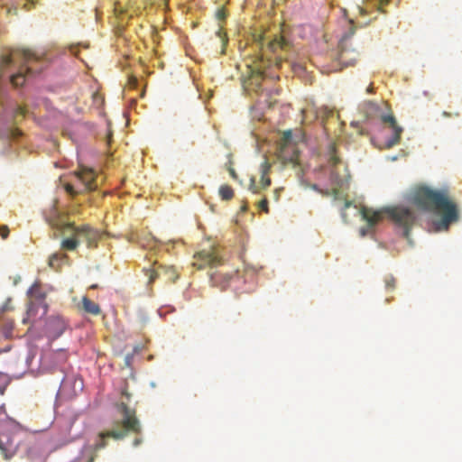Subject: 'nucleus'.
<instances>
[{
	"label": "nucleus",
	"instance_id": "nucleus-1",
	"mask_svg": "<svg viewBox=\"0 0 462 462\" xmlns=\"http://www.w3.org/2000/svg\"><path fill=\"white\" fill-rule=\"evenodd\" d=\"M44 64L43 56L32 50H12L0 56V79L6 75L14 87H21L27 77L40 73Z\"/></svg>",
	"mask_w": 462,
	"mask_h": 462
},
{
	"label": "nucleus",
	"instance_id": "nucleus-2",
	"mask_svg": "<svg viewBox=\"0 0 462 462\" xmlns=\"http://www.w3.org/2000/svg\"><path fill=\"white\" fill-rule=\"evenodd\" d=\"M254 49L255 54L254 56L253 75L248 82L246 88L259 92L262 90V80L267 76L266 69L272 66L280 67L282 60L279 56L272 59L271 54L277 53L279 50L285 51L289 48L290 43L282 36H276L274 39L270 40L263 35L254 36Z\"/></svg>",
	"mask_w": 462,
	"mask_h": 462
},
{
	"label": "nucleus",
	"instance_id": "nucleus-3",
	"mask_svg": "<svg viewBox=\"0 0 462 462\" xmlns=\"http://www.w3.org/2000/svg\"><path fill=\"white\" fill-rule=\"evenodd\" d=\"M410 201L422 210L442 213L441 224L445 228L458 220L457 205L449 199L448 189L435 190L419 186L411 190Z\"/></svg>",
	"mask_w": 462,
	"mask_h": 462
},
{
	"label": "nucleus",
	"instance_id": "nucleus-4",
	"mask_svg": "<svg viewBox=\"0 0 462 462\" xmlns=\"http://www.w3.org/2000/svg\"><path fill=\"white\" fill-rule=\"evenodd\" d=\"M383 213L388 215L395 228L401 231L407 240H410V232L416 223L417 217L411 209L402 206L385 208L381 210H374L370 208L362 207L360 214L362 218L367 222L368 228H361V236H365L368 229L373 228L381 221Z\"/></svg>",
	"mask_w": 462,
	"mask_h": 462
},
{
	"label": "nucleus",
	"instance_id": "nucleus-5",
	"mask_svg": "<svg viewBox=\"0 0 462 462\" xmlns=\"http://www.w3.org/2000/svg\"><path fill=\"white\" fill-rule=\"evenodd\" d=\"M117 412L120 418L113 422L111 430L100 432L98 439L95 443V449L98 450L106 447V439L113 438L114 439H123L129 432L139 434L142 427L136 417L135 410L129 408L125 402L116 404Z\"/></svg>",
	"mask_w": 462,
	"mask_h": 462
},
{
	"label": "nucleus",
	"instance_id": "nucleus-6",
	"mask_svg": "<svg viewBox=\"0 0 462 462\" xmlns=\"http://www.w3.org/2000/svg\"><path fill=\"white\" fill-rule=\"evenodd\" d=\"M361 109L365 116L368 119H380L383 124L388 125V126L393 131V135L390 139H388L385 143L386 148H392L394 145L398 144L401 140V135L402 134V127L398 125L395 117L393 114L385 115L383 113V107L372 101H365L362 104Z\"/></svg>",
	"mask_w": 462,
	"mask_h": 462
},
{
	"label": "nucleus",
	"instance_id": "nucleus-7",
	"mask_svg": "<svg viewBox=\"0 0 462 462\" xmlns=\"http://www.w3.org/2000/svg\"><path fill=\"white\" fill-rule=\"evenodd\" d=\"M17 431L18 425L7 418L5 409L0 406V450L5 459L11 458L16 452L14 435Z\"/></svg>",
	"mask_w": 462,
	"mask_h": 462
},
{
	"label": "nucleus",
	"instance_id": "nucleus-8",
	"mask_svg": "<svg viewBox=\"0 0 462 462\" xmlns=\"http://www.w3.org/2000/svg\"><path fill=\"white\" fill-rule=\"evenodd\" d=\"M279 157L284 162L296 163L299 157V152L292 143V133L287 130L283 133L279 143Z\"/></svg>",
	"mask_w": 462,
	"mask_h": 462
},
{
	"label": "nucleus",
	"instance_id": "nucleus-9",
	"mask_svg": "<svg viewBox=\"0 0 462 462\" xmlns=\"http://www.w3.org/2000/svg\"><path fill=\"white\" fill-rule=\"evenodd\" d=\"M66 229H72L73 236L79 240L83 239L87 243L88 247L96 245L99 239L98 231L88 225L76 226L74 223H66Z\"/></svg>",
	"mask_w": 462,
	"mask_h": 462
},
{
	"label": "nucleus",
	"instance_id": "nucleus-10",
	"mask_svg": "<svg viewBox=\"0 0 462 462\" xmlns=\"http://www.w3.org/2000/svg\"><path fill=\"white\" fill-rule=\"evenodd\" d=\"M339 163V159L333 154L329 159V165L333 167L330 172V181H332L337 187L333 188L331 190H323L318 188L316 184L312 185V189L319 191L323 196L328 197L332 196L334 200H337L340 199V193L338 188L342 186V180L338 178L336 168Z\"/></svg>",
	"mask_w": 462,
	"mask_h": 462
},
{
	"label": "nucleus",
	"instance_id": "nucleus-11",
	"mask_svg": "<svg viewBox=\"0 0 462 462\" xmlns=\"http://www.w3.org/2000/svg\"><path fill=\"white\" fill-rule=\"evenodd\" d=\"M271 170V164L264 161L261 166V179L257 183L254 177L250 179L249 190L254 194H261V192L267 188H269L272 184L271 178L269 177V172Z\"/></svg>",
	"mask_w": 462,
	"mask_h": 462
},
{
	"label": "nucleus",
	"instance_id": "nucleus-12",
	"mask_svg": "<svg viewBox=\"0 0 462 462\" xmlns=\"http://www.w3.org/2000/svg\"><path fill=\"white\" fill-rule=\"evenodd\" d=\"M194 259L193 266H196L198 269H203L207 266L216 267L222 263L221 258L214 249L200 251L194 255Z\"/></svg>",
	"mask_w": 462,
	"mask_h": 462
},
{
	"label": "nucleus",
	"instance_id": "nucleus-13",
	"mask_svg": "<svg viewBox=\"0 0 462 462\" xmlns=\"http://www.w3.org/2000/svg\"><path fill=\"white\" fill-rule=\"evenodd\" d=\"M354 32L355 29L351 26L349 32L346 33L340 41L339 60L347 66L355 64L358 58V53L356 51H351L347 48L349 39Z\"/></svg>",
	"mask_w": 462,
	"mask_h": 462
},
{
	"label": "nucleus",
	"instance_id": "nucleus-14",
	"mask_svg": "<svg viewBox=\"0 0 462 462\" xmlns=\"http://www.w3.org/2000/svg\"><path fill=\"white\" fill-rule=\"evenodd\" d=\"M75 177L82 184V190H94L97 188V174L90 168L80 166L75 171Z\"/></svg>",
	"mask_w": 462,
	"mask_h": 462
},
{
	"label": "nucleus",
	"instance_id": "nucleus-15",
	"mask_svg": "<svg viewBox=\"0 0 462 462\" xmlns=\"http://www.w3.org/2000/svg\"><path fill=\"white\" fill-rule=\"evenodd\" d=\"M67 321L60 317H51L46 324V331L50 337L56 339L60 337L67 328Z\"/></svg>",
	"mask_w": 462,
	"mask_h": 462
},
{
	"label": "nucleus",
	"instance_id": "nucleus-16",
	"mask_svg": "<svg viewBox=\"0 0 462 462\" xmlns=\"http://www.w3.org/2000/svg\"><path fill=\"white\" fill-rule=\"evenodd\" d=\"M44 217L45 220L51 227L59 230L67 228L66 224L61 222L60 213L55 205L51 206V208L44 212Z\"/></svg>",
	"mask_w": 462,
	"mask_h": 462
},
{
	"label": "nucleus",
	"instance_id": "nucleus-17",
	"mask_svg": "<svg viewBox=\"0 0 462 462\" xmlns=\"http://www.w3.org/2000/svg\"><path fill=\"white\" fill-rule=\"evenodd\" d=\"M232 278V274L223 273L221 272H215L210 273V279L212 283L215 286L221 287L222 289H225L228 285Z\"/></svg>",
	"mask_w": 462,
	"mask_h": 462
},
{
	"label": "nucleus",
	"instance_id": "nucleus-18",
	"mask_svg": "<svg viewBox=\"0 0 462 462\" xmlns=\"http://www.w3.org/2000/svg\"><path fill=\"white\" fill-rule=\"evenodd\" d=\"M81 309L88 314L92 315H99L101 313V309L98 304L84 296L81 300Z\"/></svg>",
	"mask_w": 462,
	"mask_h": 462
},
{
	"label": "nucleus",
	"instance_id": "nucleus-19",
	"mask_svg": "<svg viewBox=\"0 0 462 462\" xmlns=\"http://www.w3.org/2000/svg\"><path fill=\"white\" fill-rule=\"evenodd\" d=\"M79 245V241L74 236H72V237L66 238L61 242V247L69 251L75 250Z\"/></svg>",
	"mask_w": 462,
	"mask_h": 462
},
{
	"label": "nucleus",
	"instance_id": "nucleus-20",
	"mask_svg": "<svg viewBox=\"0 0 462 462\" xmlns=\"http://www.w3.org/2000/svg\"><path fill=\"white\" fill-rule=\"evenodd\" d=\"M219 196L223 200H230L234 197V190L228 185H222L219 188Z\"/></svg>",
	"mask_w": 462,
	"mask_h": 462
},
{
	"label": "nucleus",
	"instance_id": "nucleus-21",
	"mask_svg": "<svg viewBox=\"0 0 462 462\" xmlns=\"http://www.w3.org/2000/svg\"><path fill=\"white\" fill-rule=\"evenodd\" d=\"M37 311V306L33 302H30L27 307L26 318L23 319V323L30 322L31 319L33 318Z\"/></svg>",
	"mask_w": 462,
	"mask_h": 462
},
{
	"label": "nucleus",
	"instance_id": "nucleus-22",
	"mask_svg": "<svg viewBox=\"0 0 462 462\" xmlns=\"http://www.w3.org/2000/svg\"><path fill=\"white\" fill-rule=\"evenodd\" d=\"M216 36L219 39V42L221 43V47H222L221 52L225 53V48L227 44V38H226V33L223 32V30L221 28H219L216 32Z\"/></svg>",
	"mask_w": 462,
	"mask_h": 462
},
{
	"label": "nucleus",
	"instance_id": "nucleus-23",
	"mask_svg": "<svg viewBox=\"0 0 462 462\" xmlns=\"http://www.w3.org/2000/svg\"><path fill=\"white\" fill-rule=\"evenodd\" d=\"M66 255L62 254H53L49 259V264L51 267L56 268L59 266V262L65 258Z\"/></svg>",
	"mask_w": 462,
	"mask_h": 462
},
{
	"label": "nucleus",
	"instance_id": "nucleus-24",
	"mask_svg": "<svg viewBox=\"0 0 462 462\" xmlns=\"http://www.w3.org/2000/svg\"><path fill=\"white\" fill-rule=\"evenodd\" d=\"M162 271H163V273L167 275L168 279L171 282H175L177 280L178 274L172 266L163 267L162 268Z\"/></svg>",
	"mask_w": 462,
	"mask_h": 462
},
{
	"label": "nucleus",
	"instance_id": "nucleus-25",
	"mask_svg": "<svg viewBox=\"0 0 462 462\" xmlns=\"http://www.w3.org/2000/svg\"><path fill=\"white\" fill-rule=\"evenodd\" d=\"M29 293L39 299L44 298V294L41 291L40 286L37 283H34L31 287V289L29 290Z\"/></svg>",
	"mask_w": 462,
	"mask_h": 462
},
{
	"label": "nucleus",
	"instance_id": "nucleus-26",
	"mask_svg": "<svg viewBox=\"0 0 462 462\" xmlns=\"http://www.w3.org/2000/svg\"><path fill=\"white\" fill-rule=\"evenodd\" d=\"M384 282L388 291H393L395 288L396 280L392 275L386 276Z\"/></svg>",
	"mask_w": 462,
	"mask_h": 462
},
{
	"label": "nucleus",
	"instance_id": "nucleus-27",
	"mask_svg": "<svg viewBox=\"0 0 462 462\" xmlns=\"http://www.w3.org/2000/svg\"><path fill=\"white\" fill-rule=\"evenodd\" d=\"M258 208L265 213L269 212L268 200L265 197L259 201Z\"/></svg>",
	"mask_w": 462,
	"mask_h": 462
},
{
	"label": "nucleus",
	"instance_id": "nucleus-28",
	"mask_svg": "<svg viewBox=\"0 0 462 462\" xmlns=\"http://www.w3.org/2000/svg\"><path fill=\"white\" fill-rule=\"evenodd\" d=\"M351 206H352V202H351V201L345 200V202H344V206H343V208H341V217H342V218H343V220H344L345 222H346V221H347V219H346V210L348 208H350Z\"/></svg>",
	"mask_w": 462,
	"mask_h": 462
},
{
	"label": "nucleus",
	"instance_id": "nucleus-29",
	"mask_svg": "<svg viewBox=\"0 0 462 462\" xmlns=\"http://www.w3.org/2000/svg\"><path fill=\"white\" fill-rule=\"evenodd\" d=\"M65 190L67 191L68 194H69L70 196H75L77 195L78 193L81 192L82 190H76L74 186L72 184H66L65 185Z\"/></svg>",
	"mask_w": 462,
	"mask_h": 462
},
{
	"label": "nucleus",
	"instance_id": "nucleus-30",
	"mask_svg": "<svg viewBox=\"0 0 462 462\" xmlns=\"http://www.w3.org/2000/svg\"><path fill=\"white\" fill-rule=\"evenodd\" d=\"M114 11H115V14L116 15V17L118 19H123L122 16L124 15L125 11L120 5H116Z\"/></svg>",
	"mask_w": 462,
	"mask_h": 462
},
{
	"label": "nucleus",
	"instance_id": "nucleus-31",
	"mask_svg": "<svg viewBox=\"0 0 462 462\" xmlns=\"http://www.w3.org/2000/svg\"><path fill=\"white\" fill-rule=\"evenodd\" d=\"M282 191H283V188H276V189L273 191L272 199H273L274 201H279L280 197H281V193H282Z\"/></svg>",
	"mask_w": 462,
	"mask_h": 462
},
{
	"label": "nucleus",
	"instance_id": "nucleus-32",
	"mask_svg": "<svg viewBox=\"0 0 462 462\" xmlns=\"http://www.w3.org/2000/svg\"><path fill=\"white\" fill-rule=\"evenodd\" d=\"M55 356H56V359L60 360V361H66L68 359L67 353L62 350H59L58 352H56Z\"/></svg>",
	"mask_w": 462,
	"mask_h": 462
},
{
	"label": "nucleus",
	"instance_id": "nucleus-33",
	"mask_svg": "<svg viewBox=\"0 0 462 462\" xmlns=\"http://www.w3.org/2000/svg\"><path fill=\"white\" fill-rule=\"evenodd\" d=\"M92 98L97 106H100L103 103V97L97 92L92 95Z\"/></svg>",
	"mask_w": 462,
	"mask_h": 462
},
{
	"label": "nucleus",
	"instance_id": "nucleus-34",
	"mask_svg": "<svg viewBox=\"0 0 462 462\" xmlns=\"http://www.w3.org/2000/svg\"><path fill=\"white\" fill-rule=\"evenodd\" d=\"M10 303H11V299H8L5 304L2 306V308L0 309V315L3 314L4 312L7 311V310H10L12 308L10 307Z\"/></svg>",
	"mask_w": 462,
	"mask_h": 462
},
{
	"label": "nucleus",
	"instance_id": "nucleus-35",
	"mask_svg": "<svg viewBox=\"0 0 462 462\" xmlns=\"http://www.w3.org/2000/svg\"><path fill=\"white\" fill-rule=\"evenodd\" d=\"M9 235V229L6 226H3L0 227V236L2 238L5 239Z\"/></svg>",
	"mask_w": 462,
	"mask_h": 462
},
{
	"label": "nucleus",
	"instance_id": "nucleus-36",
	"mask_svg": "<svg viewBox=\"0 0 462 462\" xmlns=\"http://www.w3.org/2000/svg\"><path fill=\"white\" fill-rule=\"evenodd\" d=\"M216 15L218 20H224L226 18V13L223 9H218Z\"/></svg>",
	"mask_w": 462,
	"mask_h": 462
},
{
	"label": "nucleus",
	"instance_id": "nucleus-37",
	"mask_svg": "<svg viewBox=\"0 0 462 462\" xmlns=\"http://www.w3.org/2000/svg\"><path fill=\"white\" fill-rule=\"evenodd\" d=\"M442 115H443V116H446V117L452 116H454L455 117H458V116H459V113H458V112H456V113H454V114H451V113H448V112L444 111V112L442 113Z\"/></svg>",
	"mask_w": 462,
	"mask_h": 462
},
{
	"label": "nucleus",
	"instance_id": "nucleus-38",
	"mask_svg": "<svg viewBox=\"0 0 462 462\" xmlns=\"http://www.w3.org/2000/svg\"><path fill=\"white\" fill-rule=\"evenodd\" d=\"M227 170H228L229 174L231 175V177H232L233 179H236V177H237V176H236V171L234 170V168H232L231 166H229V167L227 168Z\"/></svg>",
	"mask_w": 462,
	"mask_h": 462
},
{
	"label": "nucleus",
	"instance_id": "nucleus-39",
	"mask_svg": "<svg viewBox=\"0 0 462 462\" xmlns=\"http://www.w3.org/2000/svg\"><path fill=\"white\" fill-rule=\"evenodd\" d=\"M142 442V439H139V438H136L134 440V447H137L138 445H140V443Z\"/></svg>",
	"mask_w": 462,
	"mask_h": 462
},
{
	"label": "nucleus",
	"instance_id": "nucleus-40",
	"mask_svg": "<svg viewBox=\"0 0 462 462\" xmlns=\"http://www.w3.org/2000/svg\"><path fill=\"white\" fill-rule=\"evenodd\" d=\"M366 92H367V93H369V94H371V93H373V92H374V88H373V86H372V85H370V86L367 88Z\"/></svg>",
	"mask_w": 462,
	"mask_h": 462
},
{
	"label": "nucleus",
	"instance_id": "nucleus-41",
	"mask_svg": "<svg viewBox=\"0 0 462 462\" xmlns=\"http://www.w3.org/2000/svg\"><path fill=\"white\" fill-rule=\"evenodd\" d=\"M380 2V5H386L388 3V0H379Z\"/></svg>",
	"mask_w": 462,
	"mask_h": 462
},
{
	"label": "nucleus",
	"instance_id": "nucleus-42",
	"mask_svg": "<svg viewBox=\"0 0 462 462\" xmlns=\"http://www.w3.org/2000/svg\"><path fill=\"white\" fill-rule=\"evenodd\" d=\"M140 244H141L143 246H148V245H150V242H148L147 244H144L143 242H140Z\"/></svg>",
	"mask_w": 462,
	"mask_h": 462
},
{
	"label": "nucleus",
	"instance_id": "nucleus-43",
	"mask_svg": "<svg viewBox=\"0 0 462 462\" xmlns=\"http://www.w3.org/2000/svg\"><path fill=\"white\" fill-rule=\"evenodd\" d=\"M123 395H125L127 399L129 398L130 394L126 392H123Z\"/></svg>",
	"mask_w": 462,
	"mask_h": 462
},
{
	"label": "nucleus",
	"instance_id": "nucleus-44",
	"mask_svg": "<svg viewBox=\"0 0 462 462\" xmlns=\"http://www.w3.org/2000/svg\"><path fill=\"white\" fill-rule=\"evenodd\" d=\"M151 242H152V243L156 244V243H157V240H156L154 237H152V238H151Z\"/></svg>",
	"mask_w": 462,
	"mask_h": 462
},
{
	"label": "nucleus",
	"instance_id": "nucleus-45",
	"mask_svg": "<svg viewBox=\"0 0 462 462\" xmlns=\"http://www.w3.org/2000/svg\"><path fill=\"white\" fill-rule=\"evenodd\" d=\"M162 267H160V268H159V270H158L157 272H155V274H158V273H163V271H162Z\"/></svg>",
	"mask_w": 462,
	"mask_h": 462
},
{
	"label": "nucleus",
	"instance_id": "nucleus-46",
	"mask_svg": "<svg viewBox=\"0 0 462 462\" xmlns=\"http://www.w3.org/2000/svg\"><path fill=\"white\" fill-rule=\"evenodd\" d=\"M154 274H152L151 277H150V281L152 282L153 279H154Z\"/></svg>",
	"mask_w": 462,
	"mask_h": 462
},
{
	"label": "nucleus",
	"instance_id": "nucleus-47",
	"mask_svg": "<svg viewBox=\"0 0 462 462\" xmlns=\"http://www.w3.org/2000/svg\"><path fill=\"white\" fill-rule=\"evenodd\" d=\"M242 210H244V211H245V210H246V205H244V206L242 207Z\"/></svg>",
	"mask_w": 462,
	"mask_h": 462
},
{
	"label": "nucleus",
	"instance_id": "nucleus-48",
	"mask_svg": "<svg viewBox=\"0 0 462 462\" xmlns=\"http://www.w3.org/2000/svg\"><path fill=\"white\" fill-rule=\"evenodd\" d=\"M19 112L23 115V108H21V107H20V108H19Z\"/></svg>",
	"mask_w": 462,
	"mask_h": 462
},
{
	"label": "nucleus",
	"instance_id": "nucleus-49",
	"mask_svg": "<svg viewBox=\"0 0 462 462\" xmlns=\"http://www.w3.org/2000/svg\"><path fill=\"white\" fill-rule=\"evenodd\" d=\"M0 394H4V390L0 389Z\"/></svg>",
	"mask_w": 462,
	"mask_h": 462
},
{
	"label": "nucleus",
	"instance_id": "nucleus-50",
	"mask_svg": "<svg viewBox=\"0 0 462 462\" xmlns=\"http://www.w3.org/2000/svg\"><path fill=\"white\" fill-rule=\"evenodd\" d=\"M0 394H4V390L0 389Z\"/></svg>",
	"mask_w": 462,
	"mask_h": 462
},
{
	"label": "nucleus",
	"instance_id": "nucleus-51",
	"mask_svg": "<svg viewBox=\"0 0 462 462\" xmlns=\"http://www.w3.org/2000/svg\"><path fill=\"white\" fill-rule=\"evenodd\" d=\"M88 462H93V458H90Z\"/></svg>",
	"mask_w": 462,
	"mask_h": 462
},
{
	"label": "nucleus",
	"instance_id": "nucleus-52",
	"mask_svg": "<svg viewBox=\"0 0 462 462\" xmlns=\"http://www.w3.org/2000/svg\"><path fill=\"white\" fill-rule=\"evenodd\" d=\"M29 2H31L32 4L33 3V0H28Z\"/></svg>",
	"mask_w": 462,
	"mask_h": 462
}]
</instances>
